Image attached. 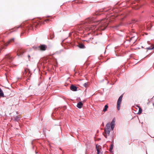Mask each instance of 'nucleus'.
<instances>
[{"instance_id": "f257e3e1", "label": "nucleus", "mask_w": 154, "mask_h": 154, "mask_svg": "<svg viewBox=\"0 0 154 154\" xmlns=\"http://www.w3.org/2000/svg\"><path fill=\"white\" fill-rule=\"evenodd\" d=\"M27 23V21H26L25 23L21 24L20 26H16L14 28L16 29L11 32L16 31L17 29L19 28H20L23 31H25L27 30H28L30 29H34V27L35 28L36 27H37L38 26H40L42 24L41 22L40 21L38 22H36V21L35 22L34 20H33L32 24H28ZM24 33L23 31L21 32V34H23Z\"/></svg>"}, {"instance_id": "f03ea898", "label": "nucleus", "mask_w": 154, "mask_h": 154, "mask_svg": "<svg viewBox=\"0 0 154 154\" xmlns=\"http://www.w3.org/2000/svg\"><path fill=\"white\" fill-rule=\"evenodd\" d=\"M108 25V23L106 22V19L102 20L100 24L97 28L99 30H104L107 27Z\"/></svg>"}, {"instance_id": "7ed1b4c3", "label": "nucleus", "mask_w": 154, "mask_h": 154, "mask_svg": "<svg viewBox=\"0 0 154 154\" xmlns=\"http://www.w3.org/2000/svg\"><path fill=\"white\" fill-rule=\"evenodd\" d=\"M94 22L93 19L92 18H87L84 23V26L86 28L90 29L91 27L90 24Z\"/></svg>"}, {"instance_id": "20e7f679", "label": "nucleus", "mask_w": 154, "mask_h": 154, "mask_svg": "<svg viewBox=\"0 0 154 154\" xmlns=\"http://www.w3.org/2000/svg\"><path fill=\"white\" fill-rule=\"evenodd\" d=\"M47 48V46L46 45L43 44H41L39 46H34L33 47V48L34 49H35L36 50L39 49L40 50L42 51H45Z\"/></svg>"}, {"instance_id": "39448f33", "label": "nucleus", "mask_w": 154, "mask_h": 154, "mask_svg": "<svg viewBox=\"0 0 154 154\" xmlns=\"http://www.w3.org/2000/svg\"><path fill=\"white\" fill-rule=\"evenodd\" d=\"M26 51L25 49H23L21 48H18L17 52V55L19 57H22L23 54Z\"/></svg>"}, {"instance_id": "423d86ee", "label": "nucleus", "mask_w": 154, "mask_h": 154, "mask_svg": "<svg viewBox=\"0 0 154 154\" xmlns=\"http://www.w3.org/2000/svg\"><path fill=\"white\" fill-rule=\"evenodd\" d=\"M123 94L121 95L120 96L117 102V109L119 110L120 109V105L122 101V98L123 97Z\"/></svg>"}, {"instance_id": "0eeeda50", "label": "nucleus", "mask_w": 154, "mask_h": 154, "mask_svg": "<svg viewBox=\"0 0 154 154\" xmlns=\"http://www.w3.org/2000/svg\"><path fill=\"white\" fill-rule=\"evenodd\" d=\"M5 57L10 63H11L13 60L14 57H11L9 54H7L5 56Z\"/></svg>"}, {"instance_id": "6e6552de", "label": "nucleus", "mask_w": 154, "mask_h": 154, "mask_svg": "<svg viewBox=\"0 0 154 154\" xmlns=\"http://www.w3.org/2000/svg\"><path fill=\"white\" fill-rule=\"evenodd\" d=\"M25 73L26 76L27 75L29 77H30L31 74L30 73V71L28 69L26 68L25 69L23 74H24Z\"/></svg>"}, {"instance_id": "1a4fd4ad", "label": "nucleus", "mask_w": 154, "mask_h": 154, "mask_svg": "<svg viewBox=\"0 0 154 154\" xmlns=\"http://www.w3.org/2000/svg\"><path fill=\"white\" fill-rule=\"evenodd\" d=\"M115 118H114L112 120L111 122V125L110 129V130H112V131L113 130L115 126Z\"/></svg>"}, {"instance_id": "9d476101", "label": "nucleus", "mask_w": 154, "mask_h": 154, "mask_svg": "<svg viewBox=\"0 0 154 154\" xmlns=\"http://www.w3.org/2000/svg\"><path fill=\"white\" fill-rule=\"evenodd\" d=\"M115 118H114L112 120L111 122V125L110 129V130H112V131L113 130L115 126Z\"/></svg>"}, {"instance_id": "9b49d317", "label": "nucleus", "mask_w": 154, "mask_h": 154, "mask_svg": "<svg viewBox=\"0 0 154 154\" xmlns=\"http://www.w3.org/2000/svg\"><path fill=\"white\" fill-rule=\"evenodd\" d=\"M14 41V38H12L9 40L7 43L4 42V45L5 47L8 46L9 44L13 42Z\"/></svg>"}, {"instance_id": "f8f14e48", "label": "nucleus", "mask_w": 154, "mask_h": 154, "mask_svg": "<svg viewBox=\"0 0 154 154\" xmlns=\"http://www.w3.org/2000/svg\"><path fill=\"white\" fill-rule=\"evenodd\" d=\"M78 88L76 86L72 84L71 85L70 87V90L74 91H77Z\"/></svg>"}, {"instance_id": "ddd939ff", "label": "nucleus", "mask_w": 154, "mask_h": 154, "mask_svg": "<svg viewBox=\"0 0 154 154\" xmlns=\"http://www.w3.org/2000/svg\"><path fill=\"white\" fill-rule=\"evenodd\" d=\"M103 11H105L104 9L100 10V11H97L96 13H95V14L96 15H101L102 13V12ZM105 11H107V10Z\"/></svg>"}, {"instance_id": "4468645a", "label": "nucleus", "mask_w": 154, "mask_h": 154, "mask_svg": "<svg viewBox=\"0 0 154 154\" xmlns=\"http://www.w3.org/2000/svg\"><path fill=\"white\" fill-rule=\"evenodd\" d=\"M98 144L96 145V148L97 151V154H103L102 152H101V149H99L97 146Z\"/></svg>"}, {"instance_id": "2eb2a0df", "label": "nucleus", "mask_w": 154, "mask_h": 154, "mask_svg": "<svg viewBox=\"0 0 154 154\" xmlns=\"http://www.w3.org/2000/svg\"><path fill=\"white\" fill-rule=\"evenodd\" d=\"M83 105V104L82 101H79L77 103L76 106L79 108L80 109L82 108Z\"/></svg>"}, {"instance_id": "dca6fc26", "label": "nucleus", "mask_w": 154, "mask_h": 154, "mask_svg": "<svg viewBox=\"0 0 154 154\" xmlns=\"http://www.w3.org/2000/svg\"><path fill=\"white\" fill-rule=\"evenodd\" d=\"M111 123H107L106 126V128H105L104 129H107V130H110V127H111Z\"/></svg>"}, {"instance_id": "f3484780", "label": "nucleus", "mask_w": 154, "mask_h": 154, "mask_svg": "<svg viewBox=\"0 0 154 154\" xmlns=\"http://www.w3.org/2000/svg\"><path fill=\"white\" fill-rule=\"evenodd\" d=\"M134 38L135 37L134 36L130 38V40H128L127 41H129V42H131V41H132V42L134 44L135 42L136 41L137 39L136 38L134 39Z\"/></svg>"}, {"instance_id": "a211bd4d", "label": "nucleus", "mask_w": 154, "mask_h": 154, "mask_svg": "<svg viewBox=\"0 0 154 154\" xmlns=\"http://www.w3.org/2000/svg\"><path fill=\"white\" fill-rule=\"evenodd\" d=\"M77 46L80 48L84 49L85 48V45L82 43H79Z\"/></svg>"}, {"instance_id": "6ab92c4d", "label": "nucleus", "mask_w": 154, "mask_h": 154, "mask_svg": "<svg viewBox=\"0 0 154 154\" xmlns=\"http://www.w3.org/2000/svg\"><path fill=\"white\" fill-rule=\"evenodd\" d=\"M54 33L52 34L51 33L48 35V39H52L53 38H54Z\"/></svg>"}, {"instance_id": "aec40b11", "label": "nucleus", "mask_w": 154, "mask_h": 154, "mask_svg": "<svg viewBox=\"0 0 154 154\" xmlns=\"http://www.w3.org/2000/svg\"><path fill=\"white\" fill-rule=\"evenodd\" d=\"M20 120V117L18 116H14V121L16 122H18Z\"/></svg>"}, {"instance_id": "412c9836", "label": "nucleus", "mask_w": 154, "mask_h": 154, "mask_svg": "<svg viewBox=\"0 0 154 154\" xmlns=\"http://www.w3.org/2000/svg\"><path fill=\"white\" fill-rule=\"evenodd\" d=\"M5 97V96H4V92L0 88V97Z\"/></svg>"}, {"instance_id": "4be33fe9", "label": "nucleus", "mask_w": 154, "mask_h": 154, "mask_svg": "<svg viewBox=\"0 0 154 154\" xmlns=\"http://www.w3.org/2000/svg\"><path fill=\"white\" fill-rule=\"evenodd\" d=\"M110 130L104 129V133L105 134L109 135L110 133Z\"/></svg>"}, {"instance_id": "5701e85b", "label": "nucleus", "mask_w": 154, "mask_h": 154, "mask_svg": "<svg viewBox=\"0 0 154 154\" xmlns=\"http://www.w3.org/2000/svg\"><path fill=\"white\" fill-rule=\"evenodd\" d=\"M121 24L120 23L116 25L115 26H113V27L114 28V29H118L120 26H121Z\"/></svg>"}, {"instance_id": "b1692460", "label": "nucleus", "mask_w": 154, "mask_h": 154, "mask_svg": "<svg viewBox=\"0 0 154 154\" xmlns=\"http://www.w3.org/2000/svg\"><path fill=\"white\" fill-rule=\"evenodd\" d=\"M108 108V104H107L105 105L104 107V108L103 109V111L104 112H105L107 110V109Z\"/></svg>"}, {"instance_id": "393cba45", "label": "nucleus", "mask_w": 154, "mask_h": 154, "mask_svg": "<svg viewBox=\"0 0 154 154\" xmlns=\"http://www.w3.org/2000/svg\"><path fill=\"white\" fill-rule=\"evenodd\" d=\"M154 49V46H153L152 45L150 46V47H148L146 48V49L149 50H152Z\"/></svg>"}, {"instance_id": "a878e982", "label": "nucleus", "mask_w": 154, "mask_h": 154, "mask_svg": "<svg viewBox=\"0 0 154 154\" xmlns=\"http://www.w3.org/2000/svg\"><path fill=\"white\" fill-rule=\"evenodd\" d=\"M113 147H114V145L113 144H111L110 145V148H109L110 150H112V149H113Z\"/></svg>"}, {"instance_id": "bb28decb", "label": "nucleus", "mask_w": 154, "mask_h": 154, "mask_svg": "<svg viewBox=\"0 0 154 154\" xmlns=\"http://www.w3.org/2000/svg\"><path fill=\"white\" fill-rule=\"evenodd\" d=\"M142 112V110L141 109H139V112L137 113L138 114H140Z\"/></svg>"}, {"instance_id": "cd10ccee", "label": "nucleus", "mask_w": 154, "mask_h": 154, "mask_svg": "<svg viewBox=\"0 0 154 154\" xmlns=\"http://www.w3.org/2000/svg\"><path fill=\"white\" fill-rule=\"evenodd\" d=\"M83 86L86 88L88 86V84L87 83H85L83 84Z\"/></svg>"}, {"instance_id": "c85d7f7f", "label": "nucleus", "mask_w": 154, "mask_h": 154, "mask_svg": "<svg viewBox=\"0 0 154 154\" xmlns=\"http://www.w3.org/2000/svg\"><path fill=\"white\" fill-rule=\"evenodd\" d=\"M103 134L106 138H107V136H108V135L106 134L103 133Z\"/></svg>"}, {"instance_id": "c756f323", "label": "nucleus", "mask_w": 154, "mask_h": 154, "mask_svg": "<svg viewBox=\"0 0 154 154\" xmlns=\"http://www.w3.org/2000/svg\"><path fill=\"white\" fill-rule=\"evenodd\" d=\"M137 22V21L135 19H133L132 20V23H135Z\"/></svg>"}, {"instance_id": "7c9ffc66", "label": "nucleus", "mask_w": 154, "mask_h": 154, "mask_svg": "<svg viewBox=\"0 0 154 154\" xmlns=\"http://www.w3.org/2000/svg\"><path fill=\"white\" fill-rule=\"evenodd\" d=\"M28 59H29V60H30V55L29 54L28 55Z\"/></svg>"}, {"instance_id": "2f4dec72", "label": "nucleus", "mask_w": 154, "mask_h": 154, "mask_svg": "<svg viewBox=\"0 0 154 154\" xmlns=\"http://www.w3.org/2000/svg\"><path fill=\"white\" fill-rule=\"evenodd\" d=\"M63 110H65L66 109V106H64L63 107Z\"/></svg>"}, {"instance_id": "473e14b6", "label": "nucleus", "mask_w": 154, "mask_h": 154, "mask_svg": "<svg viewBox=\"0 0 154 154\" xmlns=\"http://www.w3.org/2000/svg\"><path fill=\"white\" fill-rule=\"evenodd\" d=\"M6 100H7V101H8V100H11V99H10V98L9 97L8 98H7Z\"/></svg>"}, {"instance_id": "72a5a7b5", "label": "nucleus", "mask_w": 154, "mask_h": 154, "mask_svg": "<svg viewBox=\"0 0 154 154\" xmlns=\"http://www.w3.org/2000/svg\"><path fill=\"white\" fill-rule=\"evenodd\" d=\"M152 138H154V134H151V135L150 136Z\"/></svg>"}, {"instance_id": "f704fd0d", "label": "nucleus", "mask_w": 154, "mask_h": 154, "mask_svg": "<svg viewBox=\"0 0 154 154\" xmlns=\"http://www.w3.org/2000/svg\"><path fill=\"white\" fill-rule=\"evenodd\" d=\"M43 132H45V131H46V129H45V128H44L43 129Z\"/></svg>"}, {"instance_id": "c9c22d12", "label": "nucleus", "mask_w": 154, "mask_h": 154, "mask_svg": "<svg viewBox=\"0 0 154 154\" xmlns=\"http://www.w3.org/2000/svg\"><path fill=\"white\" fill-rule=\"evenodd\" d=\"M50 20H50V19H46V20H45V21H50Z\"/></svg>"}, {"instance_id": "e433bc0d", "label": "nucleus", "mask_w": 154, "mask_h": 154, "mask_svg": "<svg viewBox=\"0 0 154 154\" xmlns=\"http://www.w3.org/2000/svg\"><path fill=\"white\" fill-rule=\"evenodd\" d=\"M109 150L111 153H113V151H112V150H111L109 149Z\"/></svg>"}, {"instance_id": "4c0bfd02", "label": "nucleus", "mask_w": 154, "mask_h": 154, "mask_svg": "<svg viewBox=\"0 0 154 154\" xmlns=\"http://www.w3.org/2000/svg\"><path fill=\"white\" fill-rule=\"evenodd\" d=\"M114 83H110V85H114Z\"/></svg>"}, {"instance_id": "58836bf2", "label": "nucleus", "mask_w": 154, "mask_h": 154, "mask_svg": "<svg viewBox=\"0 0 154 154\" xmlns=\"http://www.w3.org/2000/svg\"><path fill=\"white\" fill-rule=\"evenodd\" d=\"M140 7H141V6H139L137 8V9H139V8H140Z\"/></svg>"}, {"instance_id": "ea45409f", "label": "nucleus", "mask_w": 154, "mask_h": 154, "mask_svg": "<svg viewBox=\"0 0 154 154\" xmlns=\"http://www.w3.org/2000/svg\"><path fill=\"white\" fill-rule=\"evenodd\" d=\"M111 137L112 138V139H113V134L111 136Z\"/></svg>"}, {"instance_id": "a19ab883", "label": "nucleus", "mask_w": 154, "mask_h": 154, "mask_svg": "<svg viewBox=\"0 0 154 154\" xmlns=\"http://www.w3.org/2000/svg\"><path fill=\"white\" fill-rule=\"evenodd\" d=\"M105 77V79H106L107 81V77H106V76Z\"/></svg>"}, {"instance_id": "79ce46f5", "label": "nucleus", "mask_w": 154, "mask_h": 154, "mask_svg": "<svg viewBox=\"0 0 154 154\" xmlns=\"http://www.w3.org/2000/svg\"><path fill=\"white\" fill-rule=\"evenodd\" d=\"M148 102H148V104L149 103H150V100H149V99H148Z\"/></svg>"}, {"instance_id": "37998d69", "label": "nucleus", "mask_w": 154, "mask_h": 154, "mask_svg": "<svg viewBox=\"0 0 154 154\" xmlns=\"http://www.w3.org/2000/svg\"><path fill=\"white\" fill-rule=\"evenodd\" d=\"M109 81H107V84H108L109 83Z\"/></svg>"}, {"instance_id": "c03bdc74", "label": "nucleus", "mask_w": 154, "mask_h": 154, "mask_svg": "<svg viewBox=\"0 0 154 154\" xmlns=\"http://www.w3.org/2000/svg\"><path fill=\"white\" fill-rule=\"evenodd\" d=\"M147 43L149 44H150V43H149V41H148L147 42Z\"/></svg>"}, {"instance_id": "a18cd8bd", "label": "nucleus", "mask_w": 154, "mask_h": 154, "mask_svg": "<svg viewBox=\"0 0 154 154\" xmlns=\"http://www.w3.org/2000/svg\"><path fill=\"white\" fill-rule=\"evenodd\" d=\"M93 39V38H90V39Z\"/></svg>"}, {"instance_id": "49530a36", "label": "nucleus", "mask_w": 154, "mask_h": 154, "mask_svg": "<svg viewBox=\"0 0 154 154\" xmlns=\"http://www.w3.org/2000/svg\"><path fill=\"white\" fill-rule=\"evenodd\" d=\"M124 70H123V71H122V72H124Z\"/></svg>"}, {"instance_id": "de8ad7c7", "label": "nucleus", "mask_w": 154, "mask_h": 154, "mask_svg": "<svg viewBox=\"0 0 154 154\" xmlns=\"http://www.w3.org/2000/svg\"><path fill=\"white\" fill-rule=\"evenodd\" d=\"M101 140V138H99V140Z\"/></svg>"}, {"instance_id": "09e8293b", "label": "nucleus", "mask_w": 154, "mask_h": 154, "mask_svg": "<svg viewBox=\"0 0 154 154\" xmlns=\"http://www.w3.org/2000/svg\"><path fill=\"white\" fill-rule=\"evenodd\" d=\"M70 33H69V36H70Z\"/></svg>"}, {"instance_id": "8fccbe9b", "label": "nucleus", "mask_w": 154, "mask_h": 154, "mask_svg": "<svg viewBox=\"0 0 154 154\" xmlns=\"http://www.w3.org/2000/svg\"><path fill=\"white\" fill-rule=\"evenodd\" d=\"M5 75H6V76H7V75H6V73H5Z\"/></svg>"}, {"instance_id": "3c124183", "label": "nucleus", "mask_w": 154, "mask_h": 154, "mask_svg": "<svg viewBox=\"0 0 154 154\" xmlns=\"http://www.w3.org/2000/svg\"><path fill=\"white\" fill-rule=\"evenodd\" d=\"M51 30H52V29H50V31H51Z\"/></svg>"}, {"instance_id": "603ef678", "label": "nucleus", "mask_w": 154, "mask_h": 154, "mask_svg": "<svg viewBox=\"0 0 154 154\" xmlns=\"http://www.w3.org/2000/svg\"><path fill=\"white\" fill-rule=\"evenodd\" d=\"M116 81H117V80H116L115 81V82H116Z\"/></svg>"}, {"instance_id": "864d4df0", "label": "nucleus", "mask_w": 154, "mask_h": 154, "mask_svg": "<svg viewBox=\"0 0 154 154\" xmlns=\"http://www.w3.org/2000/svg\"><path fill=\"white\" fill-rule=\"evenodd\" d=\"M108 46H107L106 47V49H107V47Z\"/></svg>"}, {"instance_id": "5fc2aeb1", "label": "nucleus", "mask_w": 154, "mask_h": 154, "mask_svg": "<svg viewBox=\"0 0 154 154\" xmlns=\"http://www.w3.org/2000/svg\"><path fill=\"white\" fill-rule=\"evenodd\" d=\"M105 52H106V50H105V51L104 52V54L105 53Z\"/></svg>"}, {"instance_id": "6e6d98bb", "label": "nucleus", "mask_w": 154, "mask_h": 154, "mask_svg": "<svg viewBox=\"0 0 154 154\" xmlns=\"http://www.w3.org/2000/svg\"><path fill=\"white\" fill-rule=\"evenodd\" d=\"M120 69V68H118V69Z\"/></svg>"}]
</instances>
